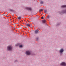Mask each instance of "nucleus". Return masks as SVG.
I'll return each mask as SVG.
<instances>
[{
  "label": "nucleus",
  "instance_id": "obj_19",
  "mask_svg": "<svg viewBox=\"0 0 66 66\" xmlns=\"http://www.w3.org/2000/svg\"><path fill=\"white\" fill-rule=\"evenodd\" d=\"M49 17H50V16L49 15H48L47 16V18H49Z\"/></svg>",
  "mask_w": 66,
  "mask_h": 66
},
{
  "label": "nucleus",
  "instance_id": "obj_17",
  "mask_svg": "<svg viewBox=\"0 0 66 66\" xmlns=\"http://www.w3.org/2000/svg\"><path fill=\"white\" fill-rule=\"evenodd\" d=\"M62 54H63V53H60V56H62Z\"/></svg>",
  "mask_w": 66,
  "mask_h": 66
},
{
  "label": "nucleus",
  "instance_id": "obj_16",
  "mask_svg": "<svg viewBox=\"0 0 66 66\" xmlns=\"http://www.w3.org/2000/svg\"><path fill=\"white\" fill-rule=\"evenodd\" d=\"M40 4H43V3H44V2L42 1H41L40 2Z\"/></svg>",
  "mask_w": 66,
  "mask_h": 66
},
{
  "label": "nucleus",
  "instance_id": "obj_13",
  "mask_svg": "<svg viewBox=\"0 0 66 66\" xmlns=\"http://www.w3.org/2000/svg\"><path fill=\"white\" fill-rule=\"evenodd\" d=\"M38 39H39V38L38 37H37L36 39L37 41H38Z\"/></svg>",
  "mask_w": 66,
  "mask_h": 66
},
{
  "label": "nucleus",
  "instance_id": "obj_6",
  "mask_svg": "<svg viewBox=\"0 0 66 66\" xmlns=\"http://www.w3.org/2000/svg\"><path fill=\"white\" fill-rule=\"evenodd\" d=\"M59 52L60 53H62L64 52V50L63 48L61 49L59 51Z\"/></svg>",
  "mask_w": 66,
  "mask_h": 66
},
{
  "label": "nucleus",
  "instance_id": "obj_5",
  "mask_svg": "<svg viewBox=\"0 0 66 66\" xmlns=\"http://www.w3.org/2000/svg\"><path fill=\"white\" fill-rule=\"evenodd\" d=\"M60 65H61V66H66V63H65V62H62L60 64Z\"/></svg>",
  "mask_w": 66,
  "mask_h": 66
},
{
  "label": "nucleus",
  "instance_id": "obj_10",
  "mask_svg": "<svg viewBox=\"0 0 66 66\" xmlns=\"http://www.w3.org/2000/svg\"><path fill=\"white\" fill-rule=\"evenodd\" d=\"M38 31H39V30H35V33L36 34H37V33H38Z\"/></svg>",
  "mask_w": 66,
  "mask_h": 66
},
{
  "label": "nucleus",
  "instance_id": "obj_21",
  "mask_svg": "<svg viewBox=\"0 0 66 66\" xmlns=\"http://www.w3.org/2000/svg\"><path fill=\"white\" fill-rule=\"evenodd\" d=\"M41 19H44V17H43V16H42L41 17Z\"/></svg>",
  "mask_w": 66,
  "mask_h": 66
},
{
  "label": "nucleus",
  "instance_id": "obj_2",
  "mask_svg": "<svg viewBox=\"0 0 66 66\" xmlns=\"http://www.w3.org/2000/svg\"><path fill=\"white\" fill-rule=\"evenodd\" d=\"M26 54L27 55H30V54H31V53L30 51H26Z\"/></svg>",
  "mask_w": 66,
  "mask_h": 66
},
{
  "label": "nucleus",
  "instance_id": "obj_4",
  "mask_svg": "<svg viewBox=\"0 0 66 66\" xmlns=\"http://www.w3.org/2000/svg\"><path fill=\"white\" fill-rule=\"evenodd\" d=\"M66 13V9L63 10L61 12H60V15H62V14H64Z\"/></svg>",
  "mask_w": 66,
  "mask_h": 66
},
{
  "label": "nucleus",
  "instance_id": "obj_3",
  "mask_svg": "<svg viewBox=\"0 0 66 66\" xmlns=\"http://www.w3.org/2000/svg\"><path fill=\"white\" fill-rule=\"evenodd\" d=\"M21 45V44H20V43H18L15 45V46H16V47H17V46H19V47L20 48H22V45Z\"/></svg>",
  "mask_w": 66,
  "mask_h": 66
},
{
  "label": "nucleus",
  "instance_id": "obj_23",
  "mask_svg": "<svg viewBox=\"0 0 66 66\" xmlns=\"http://www.w3.org/2000/svg\"><path fill=\"white\" fill-rule=\"evenodd\" d=\"M38 29H37V30H38Z\"/></svg>",
  "mask_w": 66,
  "mask_h": 66
},
{
  "label": "nucleus",
  "instance_id": "obj_12",
  "mask_svg": "<svg viewBox=\"0 0 66 66\" xmlns=\"http://www.w3.org/2000/svg\"><path fill=\"white\" fill-rule=\"evenodd\" d=\"M10 11H11V12H14V10H13V9H10Z\"/></svg>",
  "mask_w": 66,
  "mask_h": 66
},
{
  "label": "nucleus",
  "instance_id": "obj_9",
  "mask_svg": "<svg viewBox=\"0 0 66 66\" xmlns=\"http://www.w3.org/2000/svg\"><path fill=\"white\" fill-rule=\"evenodd\" d=\"M61 8H64V7H66V5H63L61 6Z\"/></svg>",
  "mask_w": 66,
  "mask_h": 66
},
{
  "label": "nucleus",
  "instance_id": "obj_18",
  "mask_svg": "<svg viewBox=\"0 0 66 66\" xmlns=\"http://www.w3.org/2000/svg\"><path fill=\"white\" fill-rule=\"evenodd\" d=\"M44 13H47V10H45L44 11Z\"/></svg>",
  "mask_w": 66,
  "mask_h": 66
},
{
  "label": "nucleus",
  "instance_id": "obj_14",
  "mask_svg": "<svg viewBox=\"0 0 66 66\" xmlns=\"http://www.w3.org/2000/svg\"><path fill=\"white\" fill-rule=\"evenodd\" d=\"M43 10L42 9H41L40 10H39V12H42V11Z\"/></svg>",
  "mask_w": 66,
  "mask_h": 66
},
{
  "label": "nucleus",
  "instance_id": "obj_22",
  "mask_svg": "<svg viewBox=\"0 0 66 66\" xmlns=\"http://www.w3.org/2000/svg\"><path fill=\"white\" fill-rule=\"evenodd\" d=\"M60 23L57 24L58 25H60Z\"/></svg>",
  "mask_w": 66,
  "mask_h": 66
},
{
  "label": "nucleus",
  "instance_id": "obj_8",
  "mask_svg": "<svg viewBox=\"0 0 66 66\" xmlns=\"http://www.w3.org/2000/svg\"><path fill=\"white\" fill-rule=\"evenodd\" d=\"M42 21L43 23H46V20H42Z\"/></svg>",
  "mask_w": 66,
  "mask_h": 66
},
{
  "label": "nucleus",
  "instance_id": "obj_15",
  "mask_svg": "<svg viewBox=\"0 0 66 66\" xmlns=\"http://www.w3.org/2000/svg\"><path fill=\"white\" fill-rule=\"evenodd\" d=\"M26 26H27V27H30V26H31L29 24H26Z\"/></svg>",
  "mask_w": 66,
  "mask_h": 66
},
{
  "label": "nucleus",
  "instance_id": "obj_1",
  "mask_svg": "<svg viewBox=\"0 0 66 66\" xmlns=\"http://www.w3.org/2000/svg\"><path fill=\"white\" fill-rule=\"evenodd\" d=\"M7 49L8 51H11L13 49V47L11 45H9L7 46Z\"/></svg>",
  "mask_w": 66,
  "mask_h": 66
},
{
  "label": "nucleus",
  "instance_id": "obj_7",
  "mask_svg": "<svg viewBox=\"0 0 66 66\" xmlns=\"http://www.w3.org/2000/svg\"><path fill=\"white\" fill-rule=\"evenodd\" d=\"M26 9L27 10H29V11H32V9L31 8L27 7L26 8Z\"/></svg>",
  "mask_w": 66,
  "mask_h": 66
},
{
  "label": "nucleus",
  "instance_id": "obj_11",
  "mask_svg": "<svg viewBox=\"0 0 66 66\" xmlns=\"http://www.w3.org/2000/svg\"><path fill=\"white\" fill-rule=\"evenodd\" d=\"M21 19V16H19V17H18L17 19H19V20Z\"/></svg>",
  "mask_w": 66,
  "mask_h": 66
},
{
  "label": "nucleus",
  "instance_id": "obj_20",
  "mask_svg": "<svg viewBox=\"0 0 66 66\" xmlns=\"http://www.w3.org/2000/svg\"><path fill=\"white\" fill-rule=\"evenodd\" d=\"M18 62V61L17 60L15 61V63H16V62Z\"/></svg>",
  "mask_w": 66,
  "mask_h": 66
}]
</instances>
